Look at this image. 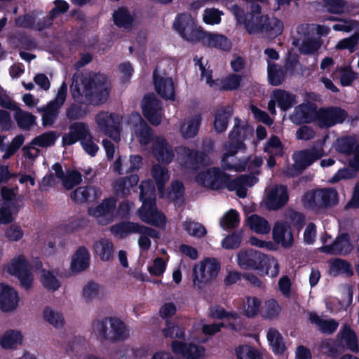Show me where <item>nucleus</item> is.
<instances>
[{
	"mask_svg": "<svg viewBox=\"0 0 359 359\" xmlns=\"http://www.w3.org/2000/svg\"><path fill=\"white\" fill-rule=\"evenodd\" d=\"M258 182V178L252 174L241 175L237 177L232 179L230 184L229 191H234L238 186L252 187Z\"/></svg>",
	"mask_w": 359,
	"mask_h": 359,
	"instance_id": "3c124183",
	"label": "nucleus"
},
{
	"mask_svg": "<svg viewBox=\"0 0 359 359\" xmlns=\"http://www.w3.org/2000/svg\"><path fill=\"white\" fill-rule=\"evenodd\" d=\"M262 302L256 297H248L245 305L244 314L248 318H252L258 314Z\"/></svg>",
	"mask_w": 359,
	"mask_h": 359,
	"instance_id": "13d9d810",
	"label": "nucleus"
},
{
	"mask_svg": "<svg viewBox=\"0 0 359 359\" xmlns=\"http://www.w3.org/2000/svg\"><path fill=\"white\" fill-rule=\"evenodd\" d=\"M321 43L314 39L303 41L299 48V52L304 55H311L316 53L320 48Z\"/></svg>",
	"mask_w": 359,
	"mask_h": 359,
	"instance_id": "680f3d73",
	"label": "nucleus"
},
{
	"mask_svg": "<svg viewBox=\"0 0 359 359\" xmlns=\"http://www.w3.org/2000/svg\"><path fill=\"white\" fill-rule=\"evenodd\" d=\"M184 229L187 233L196 238H203L207 234V230L205 227L198 223L194 221H186L183 224Z\"/></svg>",
	"mask_w": 359,
	"mask_h": 359,
	"instance_id": "603ef678",
	"label": "nucleus"
},
{
	"mask_svg": "<svg viewBox=\"0 0 359 359\" xmlns=\"http://www.w3.org/2000/svg\"><path fill=\"white\" fill-rule=\"evenodd\" d=\"M352 248L349 234L342 233L337 236L332 244L319 248V251L327 255H341L350 253Z\"/></svg>",
	"mask_w": 359,
	"mask_h": 359,
	"instance_id": "4be33fe9",
	"label": "nucleus"
},
{
	"mask_svg": "<svg viewBox=\"0 0 359 359\" xmlns=\"http://www.w3.org/2000/svg\"><path fill=\"white\" fill-rule=\"evenodd\" d=\"M213 150L212 142H209L206 149L201 151L182 146L179 148L178 154L182 161V165L187 169L198 171L201 168L208 167L210 164L208 153Z\"/></svg>",
	"mask_w": 359,
	"mask_h": 359,
	"instance_id": "6e6552de",
	"label": "nucleus"
},
{
	"mask_svg": "<svg viewBox=\"0 0 359 359\" xmlns=\"http://www.w3.org/2000/svg\"><path fill=\"white\" fill-rule=\"evenodd\" d=\"M303 201L312 208H327L338 203V194L333 188H323L307 191Z\"/></svg>",
	"mask_w": 359,
	"mask_h": 359,
	"instance_id": "9b49d317",
	"label": "nucleus"
},
{
	"mask_svg": "<svg viewBox=\"0 0 359 359\" xmlns=\"http://www.w3.org/2000/svg\"><path fill=\"white\" fill-rule=\"evenodd\" d=\"M19 302L18 292L8 285L0 284V309L4 312L16 309Z\"/></svg>",
	"mask_w": 359,
	"mask_h": 359,
	"instance_id": "b1692460",
	"label": "nucleus"
},
{
	"mask_svg": "<svg viewBox=\"0 0 359 359\" xmlns=\"http://www.w3.org/2000/svg\"><path fill=\"white\" fill-rule=\"evenodd\" d=\"M95 121L100 130L107 135L118 129L120 119L116 113L100 111L95 116Z\"/></svg>",
	"mask_w": 359,
	"mask_h": 359,
	"instance_id": "5701e85b",
	"label": "nucleus"
},
{
	"mask_svg": "<svg viewBox=\"0 0 359 359\" xmlns=\"http://www.w3.org/2000/svg\"><path fill=\"white\" fill-rule=\"evenodd\" d=\"M282 111H287L297 103V96L283 89H275L271 95Z\"/></svg>",
	"mask_w": 359,
	"mask_h": 359,
	"instance_id": "7c9ffc66",
	"label": "nucleus"
},
{
	"mask_svg": "<svg viewBox=\"0 0 359 359\" xmlns=\"http://www.w3.org/2000/svg\"><path fill=\"white\" fill-rule=\"evenodd\" d=\"M94 189L92 187H79L72 191L70 198L76 203L90 202L94 199Z\"/></svg>",
	"mask_w": 359,
	"mask_h": 359,
	"instance_id": "4c0bfd02",
	"label": "nucleus"
},
{
	"mask_svg": "<svg viewBox=\"0 0 359 359\" xmlns=\"http://www.w3.org/2000/svg\"><path fill=\"white\" fill-rule=\"evenodd\" d=\"M107 76L104 74L90 73L72 77L70 93L77 103H72L66 110V116L69 121L83 118L89 112L87 107L81 104L97 106L104 103L109 95L107 85Z\"/></svg>",
	"mask_w": 359,
	"mask_h": 359,
	"instance_id": "f257e3e1",
	"label": "nucleus"
},
{
	"mask_svg": "<svg viewBox=\"0 0 359 359\" xmlns=\"http://www.w3.org/2000/svg\"><path fill=\"white\" fill-rule=\"evenodd\" d=\"M237 263L242 269L257 271L262 276L275 278L279 273L276 259L254 249L240 250L237 254Z\"/></svg>",
	"mask_w": 359,
	"mask_h": 359,
	"instance_id": "f03ea898",
	"label": "nucleus"
},
{
	"mask_svg": "<svg viewBox=\"0 0 359 359\" xmlns=\"http://www.w3.org/2000/svg\"><path fill=\"white\" fill-rule=\"evenodd\" d=\"M248 225L252 230L257 233L266 234L271 230L268 221L256 214L252 215L248 218Z\"/></svg>",
	"mask_w": 359,
	"mask_h": 359,
	"instance_id": "ea45409f",
	"label": "nucleus"
},
{
	"mask_svg": "<svg viewBox=\"0 0 359 359\" xmlns=\"http://www.w3.org/2000/svg\"><path fill=\"white\" fill-rule=\"evenodd\" d=\"M264 317L268 319L276 318L281 311V307L275 299H270L265 302Z\"/></svg>",
	"mask_w": 359,
	"mask_h": 359,
	"instance_id": "052dcab7",
	"label": "nucleus"
},
{
	"mask_svg": "<svg viewBox=\"0 0 359 359\" xmlns=\"http://www.w3.org/2000/svg\"><path fill=\"white\" fill-rule=\"evenodd\" d=\"M239 213L234 209L229 210L222 218L220 225L224 229H231L239 224Z\"/></svg>",
	"mask_w": 359,
	"mask_h": 359,
	"instance_id": "09e8293b",
	"label": "nucleus"
},
{
	"mask_svg": "<svg viewBox=\"0 0 359 359\" xmlns=\"http://www.w3.org/2000/svg\"><path fill=\"white\" fill-rule=\"evenodd\" d=\"M242 233H233L226 236L222 241V247L226 250L238 248L241 243Z\"/></svg>",
	"mask_w": 359,
	"mask_h": 359,
	"instance_id": "e2e57ef3",
	"label": "nucleus"
},
{
	"mask_svg": "<svg viewBox=\"0 0 359 359\" xmlns=\"http://www.w3.org/2000/svg\"><path fill=\"white\" fill-rule=\"evenodd\" d=\"M151 175L155 180L159 190L164 189L165 183L168 181L170 175L165 167L158 164L153 165Z\"/></svg>",
	"mask_w": 359,
	"mask_h": 359,
	"instance_id": "37998d69",
	"label": "nucleus"
},
{
	"mask_svg": "<svg viewBox=\"0 0 359 359\" xmlns=\"http://www.w3.org/2000/svg\"><path fill=\"white\" fill-rule=\"evenodd\" d=\"M273 241L284 248H290L293 244V236L288 226L283 222H276L272 231Z\"/></svg>",
	"mask_w": 359,
	"mask_h": 359,
	"instance_id": "cd10ccee",
	"label": "nucleus"
},
{
	"mask_svg": "<svg viewBox=\"0 0 359 359\" xmlns=\"http://www.w3.org/2000/svg\"><path fill=\"white\" fill-rule=\"evenodd\" d=\"M82 182V175L76 170L67 172L62 180V184L67 190L72 189L74 187L80 184Z\"/></svg>",
	"mask_w": 359,
	"mask_h": 359,
	"instance_id": "5fc2aeb1",
	"label": "nucleus"
},
{
	"mask_svg": "<svg viewBox=\"0 0 359 359\" xmlns=\"http://www.w3.org/2000/svg\"><path fill=\"white\" fill-rule=\"evenodd\" d=\"M201 41L208 47L216 48L224 51L229 50L231 47L229 39L226 36L218 34L207 33L205 32V36Z\"/></svg>",
	"mask_w": 359,
	"mask_h": 359,
	"instance_id": "72a5a7b5",
	"label": "nucleus"
},
{
	"mask_svg": "<svg viewBox=\"0 0 359 359\" xmlns=\"http://www.w3.org/2000/svg\"><path fill=\"white\" fill-rule=\"evenodd\" d=\"M267 74L269 83L271 86H280L284 81V72L281 67L277 64L268 61Z\"/></svg>",
	"mask_w": 359,
	"mask_h": 359,
	"instance_id": "79ce46f5",
	"label": "nucleus"
},
{
	"mask_svg": "<svg viewBox=\"0 0 359 359\" xmlns=\"http://www.w3.org/2000/svg\"><path fill=\"white\" fill-rule=\"evenodd\" d=\"M6 271L19 280L20 285L24 290H29L32 287L34 275L32 267L23 255L12 259L7 265Z\"/></svg>",
	"mask_w": 359,
	"mask_h": 359,
	"instance_id": "9d476101",
	"label": "nucleus"
},
{
	"mask_svg": "<svg viewBox=\"0 0 359 359\" xmlns=\"http://www.w3.org/2000/svg\"><path fill=\"white\" fill-rule=\"evenodd\" d=\"M322 349L327 356L336 358L346 350L357 353L359 350L355 332L348 325L344 326L335 340L328 339L322 343Z\"/></svg>",
	"mask_w": 359,
	"mask_h": 359,
	"instance_id": "7ed1b4c3",
	"label": "nucleus"
},
{
	"mask_svg": "<svg viewBox=\"0 0 359 359\" xmlns=\"http://www.w3.org/2000/svg\"><path fill=\"white\" fill-rule=\"evenodd\" d=\"M94 253L102 262H110L114 258V245L108 238H101L93 244Z\"/></svg>",
	"mask_w": 359,
	"mask_h": 359,
	"instance_id": "c85d7f7f",
	"label": "nucleus"
},
{
	"mask_svg": "<svg viewBox=\"0 0 359 359\" xmlns=\"http://www.w3.org/2000/svg\"><path fill=\"white\" fill-rule=\"evenodd\" d=\"M340 83L342 86H349L356 79V74L350 66L342 67L340 69Z\"/></svg>",
	"mask_w": 359,
	"mask_h": 359,
	"instance_id": "0e129e2a",
	"label": "nucleus"
},
{
	"mask_svg": "<svg viewBox=\"0 0 359 359\" xmlns=\"http://www.w3.org/2000/svg\"><path fill=\"white\" fill-rule=\"evenodd\" d=\"M287 217L290 219L293 227L297 230L302 229L305 225V215L302 212L290 210L287 213Z\"/></svg>",
	"mask_w": 359,
	"mask_h": 359,
	"instance_id": "69168bd1",
	"label": "nucleus"
},
{
	"mask_svg": "<svg viewBox=\"0 0 359 359\" xmlns=\"http://www.w3.org/2000/svg\"><path fill=\"white\" fill-rule=\"evenodd\" d=\"M140 219L151 226L164 229L166 225L165 215L158 209L155 200H150L142 203L138 210Z\"/></svg>",
	"mask_w": 359,
	"mask_h": 359,
	"instance_id": "f8f14e48",
	"label": "nucleus"
},
{
	"mask_svg": "<svg viewBox=\"0 0 359 359\" xmlns=\"http://www.w3.org/2000/svg\"><path fill=\"white\" fill-rule=\"evenodd\" d=\"M140 224L130 221H122L112 225L111 233L120 238H124L131 233H139Z\"/></svg>",
	"mask_w": 359,
	"mask_h": 359,
	"instance_id": "473e14b6",
	"label": "nucleus"
},
{
	"mask_svg": "<svg viewBox=\"0 0 359 359\" xmlns=\"http://www.w3.org/2000/svg\"><path fill=\"white\" fill-rule=\"evenodd\" d=\"M288 201L289 192L287 186L279 184L269 191L265 205L269 210L276 211L285 207Z\"/></svg>",
	"mask_w": 359,
	"mask_h": 359,
	"instance_id": "dca6fc26",
	"label": "nucleus"
},
{
	"mask_svg": "<svg viewBox=\"0 0 359 359\" xmlns=\"http://www.w3.org/2000/svg\"><path fill=\"white\" fill-rule=\"evenodd\" d=\"M230 156L223 155L221 161L222 170H234L236 172H243L246 170L247 162H241L239 163H233Z\"/></svg>",
	"mask_w": 359,
	"mask_h": 359,
	"instance_id": "6e6d98bb",
	"label": "nucleus"
},
{
	"mask_svg": "<svg viewBox=\"0 0 359 359\" xmlns=\"http://www.w3.org/2000/svg\"><path fill=\"white\" fill-rule=\"evenodd\" d=\"M93 325L102 339L116 342L127 338L125 323L116 317H105L102 320H95Z\"/></svg>",
	"mask_w": 359,
	"mask_h": 359,
	"instance_id": "39448f33",
	"label": "nucleus"
},
{
	"mask_svg": "<svg viewBox=\"0 0 359 359\" xmlns=\"http://www.w3.org/2000/svg\"><path fill=\"white\" fill-rule=\"evenodd\" d=\"M113 20L117 27L128 29L132 26L134 19L128 8L121 7L114 12Z\"/></svg>",
	"mask_w": 359,
	"mask_h": 359,
	"instance_id": "c9c22d12",
	"label": "nucleus"
},
{
	"mask_svg": "<svg viewBox=\"0 0 359 359\" xmlns=\"http://www.w3.org/2000/svg\"><path fill=\"white\" fill-rule=\"evenodd\" d=\"M243 80V76L237 74H230L222 80V89L233 90L238 89Z\"/></svg>",
	"mask_w": 359,
	"mask_h": 359,
	"instance_id": "bf43d9fd",
	"label": "nucleus"
},
{
	"mask_svg": "<svg viewBox=\"0 0 359 359\" xmlns=\"http://www.w3.org/2000/svg\"><path fill=\"white\" fill-rule=\"evenodd\" d=\"M43 316L45 320L56 328L62 327L64 325L65 319L63 315L60 312L54 311L49 306H46L43 309Z\"/></svg>",
	"mask_w": 359,
	"mask_h": 359,
	"instance_id": "a18cd8bd",
	"label": "nucleus"
},
{
	"mask_svg": "<svg viewBox=\"0 0 359 359\" xmlns=\"http://www.w3.org/2000/svg\"><path fill=\"white\" fill-rule=\"evenodd\" d=\"M321 157L320 151L316 148L299 151L296 154L294 167L295 170H299V172L301 173Z\"/></svg>",
	"mask_w": 359,
	"mask_h": 359,
	"instance_id": "393cba45",
	"label": "nucleus"
},
{
	"mask_svg": "<svg viewBox=\"0 0 359 359\" xmlns=\"http://www.w3.org/2000/svg\"><path fill=\"white\" fill-rule=\"evenodd\" d=\"M318 116L320 128H330L337 123H342L346 119L348 113L339 107H322L318 109Z\"/></svg>",
	"mask_w": 359,
	"mask_h": 359,
	"instance_id": "2eb2a0df",
	"label": "nucleus"
},
{
	"mask_svg": "<svg viewBox=\"0 0 359 359\" xmlns=\"http://www.w3.org/2000/svg\"><path fill=\"white\" fill-rule=\"evenodd\" d=\"M235 352L237 359H262L259 351L252 346L239 345Z\"/></svg>",
	"mask_w": 359,
	"mask_h": 359,
	"instance_id": "c03bdc74",
	"label": "nucleus"
},
{
	"mask_svg": "<svg viewBox=\"0 0 359 359\" xmlns=\"http://www.w3.org/2000/svg\"><path fill=\"white\" fill-rule=\"evenodd\" d=\"M142 114L153 126L161 124L163 116L162 102L154 93L147 94L142 101Z\"/></svg>",
	"mask_w": 359,
	"mask_h": 359,
	"instance_id": "ddd939ff",
	"label": "nucleus"
},
{
	"mask_svg": "<svg viewBox=\"0 0 359 359\" xmlns=\"http://www.w3.org/2000/svg\"><path fill=\"white\" fill-rule=\"evenodd\" d=\"M232 112L230 106L221 107L216 109L214 114L213 128L217 133L226 130Z\"/></svg>",
	"mask_w": 359,
	"mask_h": 359,
	"instance_id": "2f4dec72",
	"label": "nucleus"
},
{
	"mask_svg": "<svg viewBox=\"0 0 359 359\" xmlns=\"http://www.w3.org/2000/svg\"><path fill=\"white\" fill-rule=\"evenodd\" d=\"M355 176V172L350 168H344L339 169L334 176L330 180L331 183H337L341 180L352 179Z\"/></svg>",
	"mask_w": 359,
	"mask_h": 359,
	"instance_id": "774afa93",
	"label": "nucleus"
},
{
	"mask_svg": "<svg viewBox=\"0 0 359 359\" xmlns=\"http://www.w3.org/2000/svg\"><path fill=\"white\" fill-rule=\"evenodd\" d=\"M22 336L20 332L9 330L0 337V345L5 349L13 348L15 344H20Z\"/></svg>",
	"mask_w": 359,
	"mask_h": 359,
	"instance_id": "a19ab883",
	"label": "nucleus"
},
{
	"mask_svg": "<svg viewBox=\"0 0 359 359\" xmlns=\"http://www.w3.org/2000/svg\"><path fill=\"white\" fill-rule=\"evenodd\" d=\"M357 145L355 139L351 136L343 137L337 140V150L344 154H353Z\"/></svg>",
	"mask_w": 359,
	"mask_h": 359,
	"instance_id": "8fccbe9b",
	"label": "nucleus"
},
{
	"mask_svg": "<svg viewBox=\"0 0 359 359\" xmlns=\"http://www.w3.org/2000/svg\"><path fill=\"white\" fill-rule=\"evenodd\" d=\"M318 110L315 103H303L297 106L290 115L291 121L296 125L318 121Z\"/></svg>",
	"mask_w": 359,
	"mask_h": 359,
	"instance_id": "a211bd4d",
	"label": "nucleus"
},
{
	"mask_svg": "<svg viewBox=\"0 0 359 359\" xmlns=\"http://www.w3.org/2000/svg\"><path fill=\"white\" fill-rule=\"evenodd\" d=\"M267 339L272 346L273 351L276 354H283L285 350V346L283 341L280 333L273 327H270L267 332Z\"/></svg>",
	"mask_w": 359,
	"mask_h": 359,
	"instance_id": "58836bf2",
	"label": "nucleus"
},
{
	"mask_svg": "<svg viewBox=\"0 0 359 359\" xmlns=\"http://www.w3.org/2000/svg\"><path fill=\"white\" fill-rule=\"evenodd\" d=\"M14 118L20 128L28 130L36 123V116L30 112L23 111L20 107L15 110Z\"/></svg>",
	"mask_w": 359,
	"mask_h": 359,
	"instance_id": "e433bc0d",
	"label": "nucleus"
},
{
	"mask_svg": "<svg viewBox=\"0 0 359 359\" xmlns=\"http://www.w3.org/2000/svg\"><path fill=\"white\" fill-rule=\"evenodd\" d=\"M195 180L201 187L213 191L224 189L229 191L231 181L232 180L231 175L219 167H212L198 172Z\"/></svg>",
	"mask_w": 359,
	"mask_h": 359,
	"instance_id": "1a4fd4ad",
	"label": "nucleus"
},
{
	"mask_svg": "<svg viewBox=\"0 0 359 359\" xmlns=\"http://www.w3.org/2000/svg\"><path fill=\"white\" fill-rule=\"evenodd\" d=\"M90 256L85 246H80L74 253L71 261V270L79 273L86 270L90 266Z\"/></svg>",
	"mask_w": 359,
	"mask_h": 359,
	"instance_id": "bb28decb",
	"label": "nucleus"
},
{
	"mask_svg": "<svg viewBox=\"0 0 359 359\" xmlns=\"http://www.w3.org/2000/svg\"><path fill=\"white\" fill-rule=\"evenodd\" d=\"M91 133L86 123L74 121L69 126V132L62 136V146H71L77 142H80L81 144L82 141L89 137Z\"/></svg>",
	"mask_w": 359,
	"mask_h": 359,
	"instance_id": "f3484780",
	"label": "nucleus"
},
{
	"mask_svg": "<svg viewBox=\"0 0 359 359\" xmlns=\"http://www.w3.org/2000/svg\"><path fill=\"white\" fill-rule=\"evenodd\" d=\"M116 201L114 198H105L95 207L93 215L97 217L98 222L106 225L112 221L116 208Z\"/></svg>",
	"mask_w": 359,
	"mask_h": 359,
	"instance_id": "a878e982",
	"label": "nucleus"
},
{
	"mask_svg": "<svg viewBox=\"0 0 359 359\" xmlns=\"http://www.w3.org/2000/svg\"><path fill=\"white\" fill-rule=\"evenodd\" d=\"M163 332L165 337L182 339L185 338V330L175 325V323L168 320L166 321V327L163 330Z\"/></svg>",
	"mask_w": 359,
	"mask_h": 359,
	"instance_id": "864d4df0",
	"label": "nucleus"
},
{
	"mask_svg": "<svg viewBox=\"0 0 359 359\" xmlns=\"http://www.w3.org/2000/svg\"><path fill=\"white\" fill-rule=\"evenodd\" d=\"M41 282L42 285L50 292H55L61 286L59 280L48 270H43Z\"/></svg>",
	"mask_w": 359,
	"mask_h": 359,
	"instance_id": "de8ad7c7",
	"label": "nucleus"
},
{
	"mask_svg": "<svg viewBox=\"0 0 359 359\" xmlns=\"http://www.w3.org/2000/svg\"><path fill=\"white\" fill-rule=\"evenodd\" d=\"M328 264V273L331 276H344L350 278L353 276L352 266L346 260L340 258L331 259Z\"/></svg>",
	"mask_w": 359,
	"mask_h": 359,
	"instance_id": "c756f323",
	"label": "nucleus"
},
{
	"mask_svg": "<svg viewBox=\"0 0 359 359\" xmlns=\"http://www.w3.org/2000/svg\"><path fill=\"white\" fill-rule=\"evenodd\" d=\"M173 28L182 38L192 43L201 41L205 36V32L197 25L196 19L188 13L177 15Z\"/></svg>",
	"mask_w": 359,
	"mask_h": 359,
	"instance_id": "0eeeda50",
	"label": "nucleus"
},
{
	"mask_svg": "<svg viewBox=\"0 0 359 359\" xmlns=\"http://www.w3.org/2000/svg\"><path fill=\"white\" fill-rule=\"evenodd\" d=\"M151 151L156 160L163 165L170 164L175 157L172 147L163 137L156 136L155 137L151 146Z\"/></svg>",
	"mask_w": 359,
	"mask_h": 359,
	"instance_id": "412c9836",
	"label": "nucleus"
},
{
	"mask_svg": "<svg viewBox=\"0 0 359 359\" xmlns=\"http://www.w3.org/2000/svg\"><path fill=\"white\" fill-rule=\"evenodd\" d=\"M128 123L130 125L133 133L135 135L141 145H148L154 142L152 128L142 118L138 112H133L129 117Z\"/></svg>",
	"mask_w": 359,
	"mask_h": 359,
	"instance_id": "4468645a",
	"label": "nucleus"
},
{
	"mask_svg": "<svg viewBox=\"0 0 359 359\" xmlns=\"http://www.w3.org/2000/svg\"><path fill=\"white\" fill-rule=\"evenodd\" d=\"M57 137L58 135L55 131H48L34 137L32 144L42 148L48 147L53 146Z\"/></svg>",
	"mask_w": 359,
	"mask_h": 359,
	"instance_id": "49530a36",
	"label": "nucleus"
},
{
	"mask_svg": "<svg viewBox=\"0 0 359 359\" xmlns=\"http://www.w3.org/2000/svg\"><path fill=\"white\" fill-rule=\"evenodd\" d=\"M220 263L215 258H205L193 269V284L199 290H204L215 280L220 271Z\"/></svg>",
	"mask_w": 359,
	"mask_h": 359,
	"instance_id": "423d86ee",
	"label": "nucleus"
},
{
	"mask_svg": "<svg viewBox=\"0 0 359 359\" xmlns=\"http://www.w3.org/2000/svg\"><path fill=\"white\" fill-rule=\"evenodd\" d=\"M154 88L157 94L165 100H175V88L172 77L162 76L156 69L153 72Z\"/></svg>",
	"mask_w": 359,
	"mask_h": 359,
	"instance_id": "6ab92c4d",
	"label": "nucleus"
},
{
	"mask_svg": "<svg viewBox=\"0 0 359 359\" xmlns=\"http://www.w3.org/2000/svg\"><path fill=\"white\" fill-rule=\"evenodd\" d=\"M4 235L9 241L17 242L22 238L24 231L20 226L11 224L10 226L6 229Z\"/></svg>",
	"mask_w": 359,
	"mask_h": 359,
	"instance_id": "338daca9",
	"label": "nucleus"
},
{
	"mask_svg": "<svg viewBox=\"0 0 359 359\" xmlns=\"http://www.w3.org/2000/svg\"><path fill=\"white\" fill-rule=\"evenodd\" d=\"M170 346L174 354L182 355L187 359H202L205 351V348L201 345L177 340L172 341Z\"/></svg>",
	"mask_w": 359,
	"mask_h": 359,
	"instance_id": "aec40b11",
	"label": "nucleus"
},
{
	"mask_svg": "<svg viewBox=\"0 0 359 359\" xmlns=\"http://www.w3.org/2000/svg\"><path fill=\"white\" fill-rule=\"evenodd\" d=\"M201 115L198 114L189 118L187 126L182 124L180 127V133L182 137L185 139H191L196 136L201 124Z\"/></svg>",
	"mask_w": 359,
	"mask_h": 359,
	"instance_id": "f704fd0d",
	"label": "nucleus"
},
{
	"mask_svg": "<svg viewBox=\"0 0 359 359\" xmlns=\"http://www.w3.org/2000/svg\"><path fill=\"white\" fill-rule=\"evenodd\" d=\"M245 28L250 34H265L269 38L274 39L280 35L283 24L277 18L269 15L251 16L250 19L243 20Z\"/></svg>",
	"mask_w": 359,
	"mask_h": 359,
	"instance_id": "20e7f679",
	"label": "nucleus"
},
{
	"mask_svg": "<svg viewBox=\"0 0 359 359\" xmlns=\"http://www.w3.org/2000/svg\"><path fill=\"white\" fill-rule=\"evenodd\" d=\"M359 41V34L354 33L351 36L340 40L336 45L337 50H348L350 53L355 50V47Z\"/></svg>",
	"mask_w": 359,
	"mask_h": 359,
	"instance_id": "4d7b16f0",
	"label": "nucleus"
}]
</instances>
